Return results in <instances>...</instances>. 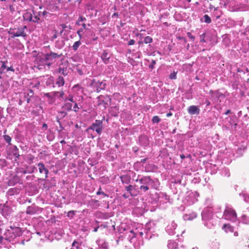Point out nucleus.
Wrapping results in <instances>:
<instances>
[{
  "mask_svg": "<svg viewBox=\"0 0 249 249\" xmlns=\"http://www.w3.org/2000/svg\"><path fill=\"white\" fill-rule=\"evenodd\" d=\"M71 249H83L82 242L79 240H74L72 244Z\"/></svg>",
  "mask_w": 249,
  "mask_h": 249,
  "instance_id": "13",
  "label": "nucleus"
},
{
  "mask_svg": "<svg viewBox=\"0 0 249 249\" xmlns=\"http://www.w3.org/2000/svg\"><path fill=\"white\" fill-rule=\"evenodd\" d=\"M28 214H34L35 211L33 210V208L31 207H29L26 211Z\"/></svg>",
  "mask_w": 249,
  "mask_h": 249,
  "instance_id": "33",
  "label": "nucleus"
},
{
  "mask_svg": "<svg viewBox=\"0 0 249 249\" xmlns=\"http://www.w3.org/2000/svg\"><path fill=\"white\" fill-rule=\"evenodd\" d=\"M83 31V29L82 28H81L77 31V34H78L80 39H81L82 38L81 32H82Z\"/></svg>",
  "mask_w": 249,
  "mask_h": 249,
  "instance_id": "38",
  "label": "nucleus"
},
{
  "mask_svg": "<svg viewBox=\"0 0 249 249\" xmlns=\"http://www.w3.org/2000/svg\"><path fill=\"white\" fill-rule=\"evenodd\" d=\"M205 34H203L202 35H201L200 36V42H205Z\"/></svg>",
  "mask_w": 249,
  "mask_h": 249,
  "instance_id": "42",
  "label": "nucleus"
},
{
  "mask_svg": "<svg viewBox=\"0 0 249 249\" xmlns=\"http://www.w3.org/2000/svg\"><path fill=\"white\" fill-rule=\"evenodd\" d=\"M201 215L202 220L205 221L204 225L210 228L213 225L210 221L212 219L213 215L212 209L208 207L205 208L201 213Z\"/></svg>",
  "mask_w": 249,
  "mask_h": 249,
  "instance_id": "2",
  "label": "nucleus"
},
{
  "mask_svg": "<svg viewBox=\"0 0 249 249\" xmlns=\"http://www.w3.org/2000/svg\"><path fill=\"white\" fill-rule=\"evenodd\" d=\"M170 78L171 79H175L176 78V73L175 72L171 73L170 74Z\"/></svg>",
  "mask_w": 249,
  "mask_h": 249,
  "instance_id": "40",
  "label": "nucleus"
},
{
  "mask_svg": "<svg viewBox=\"0 0 249 249\" xmlns=\"http://www.w3.org/2000/svg\"><path fill=\"white\" fill-rule=\"evenodd\" d=\"M15 193L16 188H11L8 191L7 194L8 196H14Z\"/></svg>",
  "mask_w": 249,
  "mask_h": 249,
  "instance_id": "27",
  "label": "nucleus"
},
{
  "mask_svg": "<svg viewBox=\"0 0 249 249\" xmlns=\"http://www.w3.org/2000/svg\"><path fill=\"white\" fill-rule=\"evenodd\" d=\"M2 65L1 67H0V72L1 73L5 72L6 71H14L13 69H12L11 67H7L6 65V63L3 62H1Z\"/></svg>",
  "mask_w": 249,
  "mask_h": 249,
  "instance_id": "14",
  "label": "nucleus"
},
{
  "mask_svg": "<svg viewBox=\"0 0 249 249\" xmlns=\"http://www.w3.org/2000/svg\"><path fill=\"white\" fill-rule=\"evenodd\" d=\"M68 100L71 102L75 103L74 101L73 100V96L71 95L69 96L67 98H66L65 101Z\"/></svg>",
  "mask_w": 249,
  "mask_h": 249,
  "instance_id": "37",
  "label": "nucleus"
},
{
  "mask_svg": "<svg viewBox=\"0 0 249 249\" xmlns=\"http://www.w3.org/2000/svg\"><path fill=\"white\" fill-rule=\"evenodd\" d=\"M141 184L140 189L143 192L147 191L150 188L157 189L160 185L157 179H151L149 177H143L139 180Z\"/></svg>",
  "mask_w": 249,
  "mask_h": 249,
  "instance_id": "1",
  "label": "nucleus"
},
{
  "mask_svg": "<svg viewBox=\"0 0 249 249\" xmlns=\"http://www.w3.org/2000/svg\"><path fill=\"white\" fill-rule=\"evenodd\" d=\"M35 67L38 70H43L45 68L47 62L46 61L44 57L38 56L36 57L35 61Z\"/></svg>",
  "mask_w": 249,
  "mask_h": 249,
  "instance_id": "5",
  "label": "nucleus"
},
{
  "mask_svg": "<svg viewBox=\"0 0 249 249\" xmlns=\"http://www.w3.org/2000/svg\"><path fill=\"white\" fill-rule=\"evenodd\" d=\"M39 169V172L40 173H44L45 174V178L47 177L48 174V170L45 167L44 164L43 163H39L37 165Z\"/></svg>",
  "mask_w": 249,
  "mask_h": 249,
  "instance_id": "12",
  "label": "nucleus"
},
{
  "mask_svg": "<svg viewBox=\"0 0 249 249\" xmlns=\"http://www.w3.org/2000/svg\"><path fill=\"white\" fill-rule=\"evenodd\" d=\"M22 234V230L21 229L17 227V236H19Z\"/></svg>",
  "mask_w": 249,
  "mask_h": 249,
  "instance_id": "35",
  "label": "nucleus"
},
{
  "mask_svg": "<svg viewBox=\"0 0 249 249\" xmlns=\"http://www.w3.org/2000/svg\"><path fill=\"white\" fill-rule=\"evenodd\" d=\"M1 213L7 219L10 218V215L12 213H14L13 211L11 208L7 206H3L1 211Z\"/></svg>",
  "mask_w": 249,
  "mask_h": 249,
  "instance_id": "8",
  "label": "nucleus"
},
{
  "mask_svg": "<svg viewBox=\"0 0 249 249\" xmlns=\"http://www.w3.org/2000/svg\"><path fill=\"white\" fill-rule=\"evenodd\" d=\"M160 121V119L157 116H155L152 118L153 123H158Z\"/></svg>",
  "mask_w": 249,
  "mask_h": 249,
  "instance_id": "32",
  "label": "nucleus"
},
{
  "mask_svg": "<svg viewBox=\"0 0 249 249\" xmlns=\"http://www.w3.org/2000/svg\"><path fill=\"white\" fill-rule=\"evenodd\" d=\"M171 115H172V114L170 113L167 114V117H169V116H170Z\"/></svg>",
  "mask_w": 249,
  "mask_h": 249,
  "instance_id": "62",
  "label": "nucleus"
},
{
  "mask_svg": "<svg viewBox=\"0 0 249 249\" xmlns=\"http://www.w3.org/2000/svg\"><path fill=\"white\" fill-rule=\"evenodd\" d=\"M57 93H59L60 97H62L64 94V93L63 91H61L60 92H57Z\"/></svg>",
  "mask_w": 249,
  "mask_h": 249,
  "instance_id": "48",
  "label": "nucleus"
},
{
  "mask_svg": "<svg viewBox=\"0 0 249 249\" xmlns=\"http://www.w3.org/2000/svg\"><path fill=\"white\" fill-rule=\"evenodd\" d=\"M22 18L24 20L30 21L33 20L34 22H37L39 18L37 16H35L33 18L32 14L31 12H26L22 14Z\"/></svg>",
  "mask_w": 249,
  "mask_h": 249,
  "instance_id": "7",
  "label": "nucleus"
},
{
  "mask_svg": "<svg viewBox=\"0 0 249 249\" xmlns=\"http://www.w3.org/2000/svg\"><path fill=\"white\" fill-rule=\"evenodd\" d=\"M74 107H73V110L75 112H77L78 111V109L79 107H78V104L76 103H74Z\"/></svg>",
  "mask_w": 249,
  "mask_h": 249,
  "instance_id": "39",
  "label": "nucleus"
},
{
  "mask_svg": "<svg viewBox=\"0 0 249 249\" xmlns=\"http://www.w3.org/2000/svg\"><path fill=\"white\" fill-rule=\"evenodd\" d=\"M223 216L226 220L232 222H235L237 220V214L235 210L232 207L229 206L226 207Z\"/></svg>",
  "mask_w": 249,
  "mask_h": 249,
  "instance_id": "3",
  "label": "nucleus"
},
{
  "mask_svg": "<svg viewBox=\"0 0 249 249\" xmlns=\"http://www.w3.org/2000/svg\"><path fill=\"white\" fill-rule=\"evenodd\" d=\"M133 188H134L133 186L131 185H129V186H126L125 187V190L130 193V194L131 196H136V195H134L132 193V190L133 189Z\"/></svg>",
  "mask_w": 249,
  "mask_h": 249,
  "instance_id": "21",
  "label": "nucleus"
},
{
  "mask_svg": "<svg viewBox=\"0 0 249 249\" xmlns=\"http://www.w3.org/2000/svg\"><path fill=\"white\" fill-rule=\"evenodd\" d=\"M74 215V213L73 211H69L68 213V216L72 217Z\"/></svg>",
  "mask_w": 249,
  "mask_h": 249,
  "instance_id": "47",
  "label": "nucleus"
},
{
  "mask_svg": "<svg viewBox=\"0 0 249 249\" xmlns=\"http://www.w3.org/2000/svg\"><path fill=\"white\" fill-rule=\"evenodd\" d=\"M50 54L51 57L53 59V60L56 58H59L61 56L60 54H58L56 53H53V52H51V53H50Z\"/></svg>",
  "mask_w": 249,
  "mask_h": 249,
  "instance_id": "28",
  "label": "nucleus"
},
{
  "mask_svg": "<svg viewBox=\"0 0 249 249\" xmlns=\"http://www.w3.org/2000/svg\"><path fill=\"white\" fill-rule=\"evenodd\" d=\"M4 138H5V141L7 142H9L11 141V138L8 135H5L4 136Z\"/></svg>",
  "mask_w": 249,
  "mask_h": 249,
  "instance_id": "44",
  "label": "nucleus"
},
{
  "mask_svg": "<svg viewBox=\"0 0 249 249\" xmlns=\"http://www.w3.org/2000/svg\"><path fill=\"white\" fill-rule=\"evenodd\" d=\"M52 64V62H49L48 63V61H47V64H46V65H47L48 67H50Z\"/></svg>",
  "mask_w": 249,
  "mask_h": 249,
  "instance_id": "54",
  "label": "nucleus"
},
{
  "mask_svg": "<svg viewBox=\"0 0 249 249\" xmlns=\"http://www.w3.org/2000/svg\"><path fill=\"white\" fill-rule=\"evenodd\" d=\"M240 196L247 202L249 203V194L242 192L240 194Z\"/></svg>",
  "mask_w": 249,
  "mask_h": 249,
  "instance_id": "19",
  "label": "nucleus"
},
{
  "mask_svg": "<svg viewBox=\"0 0 249 249\" xmlns=\"http://www.w3.org/2000/svg\"><path fill=\"white\" fill-rule=\"evenodd\" d=\"M100 241H101V240H97V241H96L97 244H98L99 246L100 245Z\"/></svg>",
  "mask_w": 249,
  "mask_h": 249,
  "instance_id": "59",
  "label": "nucleus"
},
{
  "mask_svg": "<svg viewBox=\"0 0 249 249\" xmlns=\"http://www.w3.org/2000/svg\"><path fill=\"white\" fill-rule=\"evenodd\" d=\"M130 233L131 234L132 238L130 240V241L131 243L134 242L135 240V234L132 231H130ZM129 236H131V235H129Z\"/></svg>",
  "mask_w": 249,
  "mask_h": 249,
  "instance_id": "34",
  "label": "nucleus"
},
{
  "mask_svg": "<svg viewBox=\"0 0 249 249\" xmlns=\"http://www.w3.org/2000/svg\"><path fill=\"white\" fill-rule=\"evenodd\" d=\"M43 57L45 58L46 62L48 61H52L53 60L52 57H51L50 53L46 54L43 56Z\"/></svg>",
  "mask_w": 249,
  "mask_h": 249,
  "instance_id": "30",
  "label": "nucleus"
},
{
  "mask_svg": "<svg viewBox=\"0 0 249 249\" xmlns=\"http://www.w3.org/2000/svg\"><path fill=\"white\" fill-rule=\"evenodd\" d=\"M241 221L243 223L248 224H249V217L243 214L241 217Z\"/></svg>",
  "mask_w": 249,
  "mask_h": 249,
  "instance_id": "20",
  "label": "nucleus"
},
{
  "mask_svg": "<svg viewBox=\"0 0 249 249\" xmlns=\"http://www.w3.org/2000/svg\"><path fill=\"white\" fill-rule=\"evenodd\" d=\"M49 103L50 104H52L54 102V99L53 98H51L50 100V101H49Z\"/></svg>",
  "mask_w": 249,
  "mask_h": 249,
  "instance_id": "50",
  "label": "nucleus"
},
{
  "mask_svg": "<svg viewBox=\"0 0 249 249\" xmlns=\"http://www.w3.org/2000/svg\"><path fill=\"white\" fill-rule=\"evenodd\" d=\"M82 100H83V97H82V96H79V100H78V101H82Z\"/></svg>",
  "mask_w": 249,
  "mask_h": 249,
  "instance_id": "58",
  "label": "nucleus"
},
{
  "mask_svg": "<svg viewBox=\"0 0 249 249\" xmlns=\"http://www.w3.org/2000/svg\"><path fill=\"white\" fill-rule=\"evenodd\" d=\"M53 81V77H50L48 80L46 82V84L47 85H50L51 82Z\"/></svg>",
  "mask_w": 249,
  "mask_h": 249,
  "instance_id": "41",
  "label": "nucleus"
},
{
  "mask_svg": "<svg viewBox=\"0 0 249 249\" xmlns=\"http://www.w3.org/2000/svg\"><path fill=\"white\" fill-rule=\"evenodd\" d=\"M58 71L60 73L63 74L64 76L67 75V72L66 69H62L61 68H59Z\"/></svg>",
  "mask_w": 249,
  "mask_h": 249,
  "instance_id": "29",
  "label": "nucleus"
},
{
  "mask_svg": "<svg viewBox=\"0 0 249 249\" xmlns=\"http://www.w3.org/2000/svg\"><path fill=\"white\" fill-rule=\"evenodd\" d=\"M222 229L225 230L226 232H232L233 231V228L230 224H224L222 227Z\"/></svg>",
  "mask_w": 249,
  "mask_h": 249,
  "instance_id": "18",
  "label": "nucleus"
},
{
  "mask_svg": "<svg viewBox=\"0 0 249 249\" xmlns=\"http://www.w3.org/2000/svg\"><path fill=\"white\" fill-rule=\"evenodd\" d=\"M90 85L92 87H96V91L99 92L101 89H105L106 84L102 82L96 81L95 80H93Z\"/></svg>",
  "mask_w": 249,
  "mask_h": 249,
  "instance_id": "9",
  "label": "nucleus"
},
{
  "mask_svg": "<svg viewBox=\"0 0 249 249\" xmlns=\"http://www.w3.org/2000/svg\"><path fill=\"white\" fill-rule=\"evenodd\" d=\"M57 37V32H55V34H54V35L53 36V39H54V38H56Z\"/></svg>",
  "mask_w": 249,
  "mask_h": 249,
  "instance_id": "51",
  "label": "nucleus"
},
{
  "mask_svg": "<svg viewBox=\"0 0 249 249\" xmlns=\"http://www.w3.org/2000/svg\"><path fill=\"white\" fill-rule=\"evenodd\" d=\"M231 112V110H228L225 113V115H228L229 113H230Z\"/></svg>",
  "mask_w": 249,
  "mask_h": 249,
  "instance_id": "57",
  "label": "nucleus"
},
{
  "mask_svg": "<svg viewBox=\"0 0 249 249\" xmlns=\"http://www.w3.org/2000/svg\"><path fill=\"white\" fill-rule=\"evenodd\" d=\"M188 37L192 40H194L195 36H193L190 33H187Z\"/></svg>",
  "mask_w": 249,
  "mask_h": 249,
  "instance_id": "43",
  "label": "nucleus"
},
{
  "mask_svg": "<svg viewBox=\"0 0 249 249\" xmlns=\"http://www.w3.org/2000/svg\"><path fill=\"white\" fill-rule=\"evenodd\" d=\"M135 41L134 39H131L128 42V45H133L135 44Z\"/></svg>",
  "mask_w": 249,
  "mask_h": 249,
  "instance_id": "46",
  "label": "nucleus"
},
{
  "mask_svg": "<svg viewBox=\"0 0 249 249\" xmlns=\"http://www.w3.org/2000/svg\"><path fill=\"white\" fill-rule=\"evenodd\" d=\"M62 27L63 29H65L66 27V26L65 24H62Z\"/></svg>",
  "mask_w": 249,
  "mask_h": 249,
  "instance_id": "61",
  "label": "nucleus"
},
{
  "mask_svg": "<svg viewBox=\"0 0 249 249\" xmlns=\"http://www.w3.org/2000/svg\"><path fill=\"white\" fill-rule=\"evenodd\" d=\"M180 157L181 159H184L185 158V156L184 155H180Z\"/></svg>",
  "mask_w": 249,
  "mask_h": 249,
  "instance_id": "56",
  "label": "nucleus"
},
{
  "mask_svg": "<svg viewBox=\"0 0 249 249\" xmlns=\"http://www.w3.org/2000/svg\"><path fill=\"white\" fill-rule=\"evenodd\" d=\"M96 194H97V195H101V194L104 195H105V193H104V192H101V191H100V190H99V191H98L96 193Z\"/></svg>",
  "mask_w": 249,
  "mask_h": 249,
  "instance_id": "49",
  "label": "nucleus"
},
{
  "mask_svg": "<svg viewBox=\"0 0 249 249\" xmlns=\"http://www.w3.org/2000/svg\"><path fill=\"white\" fill-rule=\"evenodd\" d=\"M199 194L196 192H191L186 197L188 205H192L197 201Z\"/></svg>",
  "mask_w": 249,
  "mask_h": 249,
  "instance_id": "6",
  "label": "nucleus"
},
{
  "mask_svg": "<svg viewBox=\"0 0 249 249\" xmlns=\"http://www.w3.org/2000/svg\"><path fill=\"white\" fill-rule=\"evenodd\" d=\"M98 228H99V227H98L95 228L94 229V230H93V231H94V232H97V231H98Z\"/></svg>",
  "mask_w": 249,
  "mask_h": 249,
  "instance_id": "55",
  "label": "nucleus"
},
{
  "mask_svg": "<svg viewBox=\"0 0 249 249\" xmlns=\"http://www.w3.org/2000/svg\"><path fill=\"white\" fill-rule=\"evenodd\" d=\"M65 84V81L63 77L59 76L56 81V84L59 87L63 86Z\"/></svg>",
  "mask_w": 249,
  "mask_h": 249,
  "instance_id": "17",
  "label": "nucleus"
},
{
  "mask_svg": "<svg viewBox=\"0 0 249 249\" xmlns=\"http://www.w3.org/2000/svg\"><path fill=\"white\" fill-rule=\"evenodd\" d=\"M134 247H135V248H138V247H139L138 245L134 244Z\"/></svg>",
  "mask_w": 249,
  "mask_h": 249,
  "instance_id": "63",
  "label": "nucleus"
},
{
  "mask_svg": "<svg viewBox=\"0 0 249 249\" xmlns=\"http://www.w3.org/2000/svg\"><path fill=\"white\" fill-rule=\"evenodd\" d=\"M86 20V18L85 17L80 16L76 21V24L80 25V22L85 21Z\"/></svg>",
  "mask_w": 249,
  "mask_h": 249,
  "instance_id": "31",
  "label": "nucleus"
},
{
  "mask_svg": "<svg viewBox=\"0 0 249 249\" xmlns=\"http://www.w3.org/2000/svg\"><path fill=\"white\" fill-rule=\"evenodd\" d=\"M63 107L64 109L70 111L71 109L72 104L70 103H66L64 105Z\"/></svg>",
  "mask_w": 249,
  "mask_h": 249,
  "instance_id": "23",
  "label": "nucleus"
},
{
  "mask_svg": "<svg viewBox=\"0 0 249 249\" xmlns=\"http://www.w3.org/2000/svg\"><path fill=\"white\" fill-rule=\"evenodd\" d=\"M103 122L100 120H96L92 125L89 127L87 131L88 130H95L99 135H100L103 130Z\"/></svg>",
  "mask_w": 249,
  "mask_h": 249,
  "instance_id": "4",
  "label": "nucleus"
},
{
  "mask_svg": "<svg viewBox=\"0 0 249 249\" xmlns=\"http://www.w3.org/2000/svg\"><path fill=\"white\" fill-rule=\"evenodd\" d=\"M188 112L191 115L199 114L200 109L197 106H191L188 108Z\"/></svg>",
  "mask_w": 249,
  "mask_h": 249,
  "instance_id": "11",
  "label": "nucleus"
},
{
  "mask_svg": "<svg viewBox=\"0 0 249 249\" xmlns=\"http://www.w3.org/2000/svg\"><path fill=\"white\" fill-rule=\"evenodd\" d=\"M16 36H22V34L21 33V34H18L17 33Z\"/></svg>",
  "mask_w": 249,
  "mask_h": 249,
  "instance_id": "60",
  "label": "nucleus"
},
{
  "mask_svg": "<svg viewBox=\"0 0 249 249\" xmlns=\"http://www.w3.org/2000/svg\"><path fill=\"white\" fill-rule=\"evenodd\" d=\"M0 249H7L5 247L0 248Z\"/></svg>",
  "mask_w": 249,
  "mask_h": 249,
  "instance_id": "64",
  "label": "nucleus"
},
{
  "mask_svg": "<svg viewBox=\"0 0 249 249\" xmlns=\"http://www.w3.org/2000/svg\"><path fill=\"white\" fill-rule=\"evenodd\" d=\"M121 181L123 183H128L129 182V179L128 177L126 176H121Z\"/></svg>",
  "mask_w": 249,
  "mask_h": 249,
  "instance_id": "24",
  "label": "nucleus"
},
{
  "mask_svg": "<svg viewBox=\"0 0 249 249\" xmlns=\"http://www.w3.org/2000/svg\"><path fill=\"white\" fill-rule=\"evenodd\" d=\"M81 44V43L80 40L75 42L72 47V49L74 51H76L78 49V47L80 46Z\"/></svg>",
  "mask_w": 249,
  "mask_h": 249,
  "instance_id": "22",
  "label": "nucleus"
},
{
  "mask_svg": "<svg viewBox=\"0 0 249 249\" xmlns=\"http://www.w3.org/2000/svg\"><path fill=\"white\" fill-rule=\"evenodd\" d=\"M82 26L83 27V29H86V24L85 23H83L82 24Z\"/></svg>",
  "mask_w": 249,
  "mask_h": 249,
  "instance_id": "52",
  "label": "nucleus"
},
{
  "mask_svg": "<svg viewBox=\"0 0 249 249\" xmlns=\"http://www.w3.org/2000/svg\"><path fill=\"white\" fill-rule=\"evenodd\" d=\"M177 227V225L174 221H172L166 228V231L169 234L173 235L175 234V230Z\"/></svg>",
  "mask_w": 249,
  "mask_h": 249,
  "instance_id": "10",
  "label": "nucleus"
},
{
  "mask_svg": "<svg viewBox=\"0 0 249 249\" xmlns=\"http://www.w3.org/2000/svg\"><path fill=\"white\" fill-rule=\"evenodd\" d=\"M206 105L207 106H209V105H210V102L207 100H206Z\"/></svg>",
  "mask_w": 249,
  "mask_h": 249,
  "instance_id": "53",
  "label": "nucleus"
},
{
  "mask_svg": "<svg viewBox=\"0 0 249 249\" xmlns=\"http://www.w3.org/2000/svg\"><path fill=\"white\" fill-rule=\"evenodd\" d=\"M210 93L211 94V99L213 100H218L220 96V93L217 91L211 90Z\"/></svg>",
  "mask_w": 249,
  "mask_h": 249,
  "instance_id": "15",
  "label": "nucleus"
},
{
  "mask_svg": "<svg viewBox=\"0 0 249 249\" xmlns=\"http://www.w3.org/2000/svg\"><path fill=\"white\" fill-rule=\"evenodd\" d=\"M16 238V235L13 233V235H12L11 237H9V240L10 242L14 241V239Z\"/></svg>",
  "mask_w": 249,
  "mask_h": 249,
  "instance_id": "45",
  "label": "nucleus"
},
{
  "mask_svg": "<svg viewBox=\"0 0 249 249\" xmlns=\"http://www.w3.org/2000/svg\"><path fill=\"white\" fill-rule=\"evenodd\" d=\"M203 19H204V22L207 23H210L211 22V19L210 17L207 15H205L203 16Z\"/></svg>",
  "mask_w": 249,
  "mask_h": 249,
  "instance_id": "26",
  "label": "nucleus"
},
{
  "mask_svg": "<svg viewBox=\"0 0 249 249\" xmlns=\"http://www.w3.org/2000/svg\"><path fill=\"white\" fill-rule=\"evenodd\" d=\"M174 243H173L172 241H169L168 244V247L169 249H173Z\"/></svg>",
  "mask_w": 249,
  "mask_h": 249,
  "instance_id": "36",
  "label": "nucleus"
},
{
  "mask_svg": "<svg viewBox=\"0 0 249 249\" xmlns=\"http://www.w3.org/2000/svg\"><path fill=\"white\" fill-rule=\"evenodd\" d=\"M101 58L105 63H107L110 58V55L107 52L104 51Z\"/></svg>",
  "mask_w": 249,
  "mask_h": 249,
  "instance_id": "16",
  "label": "nucleus"
},
{
  "mask_svg": "<svg viewBox=\"0 0 249 249\" xmlns=\"http://www.w3.org/2000/svg\"><path fill=\"white\" fill-rule=\"evenodd\" d=\"M152 41H153L152 38L150 36H146L144 38L143 42L145 44H148V43H151L152 42Z\"/></svg>",
  "mask_w": 249,
  "mask_h": 249,
  "instance_id": "25",
  "label": "nucleus"
}]
</instances>
